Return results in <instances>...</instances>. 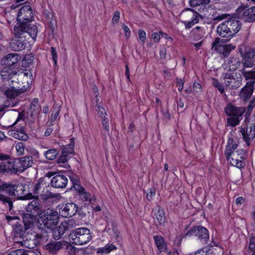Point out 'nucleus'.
Segmentation results:
<instances>
[{
    "mask_svg": "<svg viewBox=\"0 0 255 255\" xmlns=\"http://www.w3.org/2000/svg\"><path fill=\"white\" fill-rule=\"evenodd\" d=\"M11 197L21 200L33 198L31 193L27 194L25 192L22 184H13L10 182L0 183V202L5 206L7 205L10 212L13 208V201Z\"/></svg>",
    "mask_w": 255,
    "mask_h": 255,
    "instance_id": "1",
    "label": "nucleus"
},
{
    "mask_svg": "<svg viewBox=\"0 0 255 255\" xmlns=\"http://www.w3.org/2000/svg\"><path fill=\"white\" fill-rule=\"evenodd\" d=\"M33 164V158L32 156H26L20 158L10 159L7 157L6 162L2 163L1 169H4V173L16 174L18 172H22Z\"/></svg>",
    "mask_w": 255,
    "mask_h": 255,
    "instance_id": "2",
    "label": "nucleus"
},
{
    "mask_svg": "<svg viewBox=\"0 0 255 255\" xmlns=\"http://www.w3.org/2000/svg\"><path fill=\"white\" fill-rule=\"evenodd\" d=\"M242 23L238 18L230 17L228 20L220 23L217 27V32L222 38L229 41L241 28Z\"/></svg>",
    "mask_w": 255,
    "mask_h": 255,
    "instance_id": "3",
    "label": "nucleus"
},
{
    "mask_svg": "<svg viewBox=\"0 0 255 255\" xmlns=\"http://www.w3.org/2000/svg\"><path fill=\"white\" fill-rule=\"evenodd\" d=\"M13 37L16 38L26 39L29 36L32 39L35 40L38 33V28L36 24L27 25L24 22H18L14 26L11 31Z\"/></svg>",
    "mask_w": 255,
    "mask_h": 255,
    "instance_id": "4",
    "label": "nucleus"
},
{
    "mask_svg": "<svg viewBox=\"0 0 255 255\" xmlns=\"http://www.w3.org/2000/svg\"><path fill=\"white\" fill-rule=\"evenodd\" d=\"M243 57L244 68L240 70L242 76L246 80H255V69L247 71L245 68H251L255 65V48L251 49L249 51L241 52Z\"/></svg>",
    "mask_w": 255,
    "mask_h": 255,
    "instance_id": "5",
    "label": "nucleus"
},
{
    "mask_svg": "<svg viewBox=\"0 0 255 255\" xmlns=\"http://www.w3.org/2000/svg\"><path fill=\"white\" fill-rule=\"evenodd\" d=\"M224 111L226 115L230 117L227 120L228 125L232 127H234L238 126L242 120L246 108L236 107L229 103L225 108Z\"/></svg>",
    "mask_w": 255,
    "mask_h": 255,
    "instance_id": "6",
    "label": "nucleus"
},
{
    "mask_svg": "<svg viewBox=\"0 0 255 255\" xmlns=\"http://www.w3.org/2000/svg\"><path fill=\"white\" fill-rule=\"evenodd\" d=\"M69 240L73 244L83 245L92 239L90 231L86 228H79L72 230L69 235Z\"/></svg>",
    "mask_w": 255,
    "mask_h": 255,
    "instance_id": "7",
    "label": "nucleus"
},
{
    "mask_svg": "<svg viewBox=\"0 0 255 255\" xmlns=\"http://www.w3.org/2000/svg\"><path fill=\"white\" fill-rule=\"evenodd\" d=\"M42 221V226L48 229L52 230L55 228L59 221V216L57 211L48 208L39 217Z\"/></svg>",
    "mask_w": 255,
    "mask_h": 255,
    "instance_id": "8",
    "label": "nucleus"
},
{
    "mask_svg": "<svg viewBox=\"0 0 255 255\" xmlns=\"http://www.w3.org/2000/svg\"><path fill=\"white\" fill-rule=\"evenodd\" d=\"M225 86L230 89H237L242 84V77L240 73L235 74L225 73L222 75Z\"/></svg>",
    "mask_w": 255,
    "mask_h": 255,
    "instance_id": "9",
    "label": "nucleus"
},
{
    "mask_svg": "<svg viewBox=\"0 0 255 255\" xmlns=\"http://www.w3.org/2000/svg\"><path fill=\"white\" fill-rule=\"evenodd\" d=\"M18 22H24L27 25L36 24L31 22L34 20V13L31 7L29 5L22 6L19 10L16 17Z\"/></svg>",
    "mask_w": 255,
    "mask_h": 255,
    "instance_id": "10",
    "label": "nucleus"
},
{
    "mask_svg": "<svg viewBox=\"0 0 255 255\" xmlns=\"http://www.w3.org/2000/svg\"><path fill=\"white\" fill-rule=\"evenodd\" d=\"M249 126L247 128L241 127L240 130L244 141L248 146L251 145V141L255 136V117L248 121Z\"/></svg>",
    "mask_w": 255,
    "mask_h": 255,
    "instance_id": "11",
    "label": "nucleus"
},
{
    "mask_svg": "<svg viewBox=\"0 0 255 255\" xmlns=\"http://www.w3.org/2000/svg\"><path fill=\"white\" fill-rule=\"evenodd\" d=\"M195 236L203 244H207L209 239L208 229L201 226L193 227L186 234V236Z\"/></svg>",
    "mask_w": 255,
    "mask_h": 255,
    "instance_id": "12",
    "label": "nucleus"
},
{
    "mask_svg": "<svg viewBox=\"0 0 255 255\" xmlns=\"http://www.w3.org/2000/svg\"><path fill=\"white\" fill-rule=\"evenodd\" d=\"M226 42V39H222L219 37L216 38L212 43V48H214L216 51L223 54L224 56H227L231 51L235 48V46L231 44H222Z\"/></svg>",
    "mask_w": 255,
    "mask_h": 255,
    "instance_id": "13",
    "label": "nucleus"
},
{
    "mask_svg": "<svg viewBox=\"0 0 255 255\" xmlns=\"http://www.w3.org/2000/svg\"><path fill=\"white\" fill-rule=\"evenodd\" d=\"M237 12L246 22L255 21V6L248 7L242 5L237 9Z\"/></svg>",
    "mask_w": 255,
    "mask_h": 255,
    "instance_id": "14",
    "label": "nucleus"
},
{
    "mask_svg": "<svg viewBox=\"0 0 255 255\" xmlns=\"http://www.w3.org/2000/svg\"><path fill=\"white\" fill-rule=\"evenodd\" d=\"M67 244L68 242L65 241H51L44 246L43 249L49 254L54 255Z\"/></svg>",
    "mask_w": 255,
    "mask_h": 255,
    "instance_id": "15",
    "label": "nucleus"
},
{
    "mask_svg": "<svg viewBox=\"0 0 255 255\" xmlns=\"http://www.w3.org/2000/svg\"><path fill=\"white\" fill-rule=\"evenodd\" d=\"M40 221L38 222L39 228L38 231L35 235L34 241L36 245H43L46 243L49 237V232L47 229L42 226V224H40Z\"/></svg>",
    "mask_w": 255,
    "mask_h": 255,
    "instance_id": "16",
    "label": "nucleus"
},
{
    "mask_svg": "<svg viewBox=\"0 0 255 255\" xmlns=\"http://www.w3.org/2000/svg\"><path fill=\"white\" fill-rule=\"evenodd\" d=\"M78 206L73 203H68L61 206L59 209L60 215L64 218L71 217L78 211Z\"/></svg>",
    "mask_w": 255,
    "mask_h": 255,
    "instance_id": "17",
    "label": "nucleus"
},
{
    "mask_svg": "<svg viewBox=\"0 0 255 255\" xmlns=\"http://www.w3.org/2000/svg\"><path fill=\"white\" fill-rule=\"evenodd\" d=\"M242 151L244 152L242 150H237L235 153L232 154V155H230V159L227 160L232 165L240 169L244 168L245 166V162L244 161L245 157L244 154H242Z\"/></svg>",
    "mask_w": 255,
    "mask_h": 255,
    "instance_id": "18",
    "label": "nucleus"
},
{
    "mask_svg": "<svg viewBox=\"0 0 255 255\" xmlns=\"http://www.w3.org/2000/svg\"><path fill=\"white\" fill-rule=\"evenodd\" d=\"M255 80H253L247 82L246 85L240 91V97L244 101L248 100L252 96L254 90Z\"/></svg>",
    "mask_w": 255,
    "mask_h": 255,
    "instance_id": "19",
    "label": "nucleus"
},
{
    "mask_svg": "<svg viewBox=\"0 0 255 255\" xmlns=\"http://www.w3.org/2000/svg\"><path fill=\"white\" fill-rule=\"evenodd\" d=\"M26 211L32 214H35L39 217H41L44 213L42 206L39 204L38 199H34L30 202L26 207Z\"/></svg>",
    "mask_w": 255,
    "mask_h": 255,
    "instance_id": "20",
    "label": "nucleus"
},
{
    "mask_svg": "<svg viewBox=\"0 0 255 255\" xmlns=\"http://www.w3.org/2000/svg\"><path fill=\"white\" fill-rule=\"evenodd\" d=\"M14 129L9 130L8 134L9 135L23 141L27 140L29 136L25 133L23 126H17L14 127Z\"/></svg>",
    "mask_w": 255,
    "mask_h": 255,
    "instance_id": "21",
    "label": "nucleus"
},
{
    "mask_svg": "<svg viewBox=\"0 0 255 255\" xmlns=\"http://www.w3.org/2000/svg\"><path fill=\"white\" fill-rule=\"evenodd\" d=\"M67 182V178L65 175L58 174L54 175L50 181L51 186L56 188L65 187Z\"/></svg>",
    "mask_w": 255,
    "mask_h": 255,
    "instance_id": "22",
    "label": "nucleus"
},
{
    "mask_svg": "<svg viewBox=\"0 0 255 255\" xmlns=\"http://www.w3.org/2000/svg\"><path fill=\"white\" fill-rule=\"evenodd\" d=\"M19 56L16 53H10L5 56L1 60V64L8 67L15 68L19 60Z\"/></svg>",
    "mask_w": 255,
    "mask_h": 255,
    "instance_id": "23",
    "label": "nucleus"
},
{
    "mask_svg": "<svg viewBox=\"0 0 255 255\" xmlns=\"http://www.w3.org/2000/svg\"><path fill=\"white\" fill-rule=\"evenodd\" d=\"M26 44L27 40L26 39L16 38L14 37L9 42L11 49L15 51H19L24 49Z\"/></svg>",
    "mask_w": 255,
    "mask_h": 255,
    "instance_id": "24",
    "label": "nucleus"
},
{
    "mask_svg": "<svg viewBox=\"0 0 255 255\" xmlns=\"http://www.w3.org/2000/svg\"><path fill=\"white\" fill-rule=\"evenodd\" d=\"M78 192L80 198L82 202L85 205H94L96 202V197L91 195L90 193L86 191L85 189L83 187V191H77Z\"/></svg>",
    "mask_w": 255,
    "mask_h": 255,
    "instance_id": "25",
    "label": "nucleus"
},
{
    "mask_svg": "<svg viewBox=\"0 0 255 255\" xmlns=\"http://www.w3.org/2000/svg\"><path fill=\"white\" fill-rule=\"evenodd\" d=\"M18 70L16 68L8 67L4 66L0 71V76L2 81H8L11 79L13 76L16 75Z\"/></svg>",
    "mask_w": 255,
    "mask_h": 255,
    "instance_id": "26",
    "label": "nucleus"
},
{
    "mask_svg": "<svg viewBox=\"0 0 255 255\" xmlns=\"http://www.w3.org/2000/svg\"><path fill=\"white\" fill-rule=\"evenodd\" d=\"M238 147V144L232 137H229L227 141V144L224 151L227 160H229L230 155L235 153V150Z\"/></svg>",
    "mask_w": 255,
    "mask_h": 255,
    "instance_id": "27",
    "label": "nucleus"
},
{
    "mask_svg": "<svg viewBox=\"0 0 255 255\" xmlns=\"http://www.w3.org/2000/svg\"><path fill=\"white\" fill-rule=\"evenodd\" d=\"M37 217H39L30 213H23L22 215V218L24 226L25 227V229H29L33 227Z\"/></svg>",
    "mask_w": 255,
    "mask_h": 255,
    "instance_id": "28",
    "label": "nucleus"
},
{
    "mask_svg": "<svg viewBox=\"0 0 255 255\" xmlns=\"http://www.w3.org/2000/svg\"><path fill=\"white\" fill-rule=\"evenodd\" d=\"M154 216L159 225H163L165 221V213L163 209L158 205H157L152 210Z\"/></svg>",
    "mask_w": 255,
    "mask_h": 255,
    "instance_id": "29",
    "label": "nucleus"
},
{
    "mask_svg": "<svg viewBox=\"0 0 255 255\" xmlns=\"http://www.w3.org/2000/svg\"><path fill=\"white\" fill-rule=\"evenodd\" d=\"M27 230L28 229H25V227L24 226V227H23L21 224L16 222L14 225H13L14 238L15 239H23L25 231Z\"/></svg>",
    "mask_w": 255,
    "mask_h": 255,
    "instance_id": "30",
    "label": "nucleus"
},
{
    "mask_svg": "<svg viewBox=\"0 0 255 255\" xmlns=\"http://www.w3.org/2000/svg\"><path fill=\"white\" fill-rule=\"evenodd\" d=\"M186 10L191 11L193 15V17L191 21H185L184 22L185 28L186 29H189L199 22L200 15L197 11H195L192 8H187Z\"/></svg>",
    "mask_w": 255,
    "mask_h": 255,
    "instance_id": "31",
    "label": "nucleus"
},
{
    "mask_svg": "<svg viewBox=\"0 0 255 255\" xmlns=\"http://www.w3.org/2000/svg\"><path fill=\"white\" fill-rule=\"evenodd\" d=\"M153 238L158 251H166L168 250L167 244L162 236L156 235L153 236Z\"/></svg>",
    "mask_w": 255,
    "mask_h": 255,
    "instance_id": "32",
    "label": "nucleus"
},
{
    "mask_svg": "<svg viewBox=\"0 0 255 255\" xmlns=\"http://www.w3.org/2000/svg\"><path fill=\"white\" fill-rule=\"evenodd\" d=\"M75 225V223L73 220H68L67 222H62L57 229L63 236L67 231L71 230Z\"/></svg>",
    "mask_w": 255,
    "mask_h": 255,
    "instance_id": "33",
    "label": "nucleus"
},
{
    "mask_svg": "<svg viewBox=\"0 0 255 255\" xmlns=\"http://www.w3.org/2000/svg\"><path fill=\"white\" fill-rule=\"evenodd\" d=\"M69 179L72 183V187L74 188L76 191H83V187L80 185V181L77 175L72 174L69 176Z\"/></svg>",
    "mask_w": 255,
    "mask_h": 255,
    "instance_id": "34",
    "label": "nucleus"
},
{
    "mask_svg": "<svg viewBox=\"0 0 255 255\" xmlns=\"http://www.w3.org/2000/svg\"><path fill=\"white\" fill-rule=\"evenodd\" d=\"M47 182L45 181V177L39 178L34 185L32 189L33 193L34 194H39L40 189L47 186Z\"/></svg>",
    "mask_w": 255,
    "mask_h": 255,
    "instance_id": "35",
    "label": "nucleus"
},
{
    "mask_svg": "<svg viewBox=\"0 0 255 255\" xmlns=\"http://www.w3.org/2000/svg\"><path fill=\"white\" fill-rule=\"evenodd\" d=\"M71 153L67 148H64L60 156L57 159V163H66L68 160V155Z\"/></svg>",
    "mask_w": 255,
    "mask_h": 255,
    "instance_id": "36",
    "label": "nucleus"
},
{
    "mask_svg": "<svg viewBox=\"0 0 255 255\" xmlns=\"http://www.w3.org/2000/svg\"><path fill=\"white\" fill-rule=\"evenodd\" d=\"M40 111V106L38 104H35L31 103L29 107V112L28 114L29 115L30 118H33Z\"/></svg>",
    "mask_w": 255,
    "mask_h": 255,
    "instance_id": "37",
    "label": "nucleus"
},
{
    "mask_svg": "<svg viewBox=\"0 0 255 255\" xmlns=\"http://www.w3.org/2000/svg\"><path fill=\"white\" fill-rule=\"evenodd\" d=\"M116 249L117 248L116 246L113 244H108L104 247L99 248L98 253H101L102 254L103 253L108 254L110 253L111 251L116 250Z\"/></svg>",
    "mask_w": 255,
    "mask_h": 255,
    "instance_id": "38",
    "label": "nucleus"
},
{
    "mask_svg": "<svg viewBox=\"0 0 255 255\" xmlns=\"http://www.w3.org/2000/svg\"><path fill=\"white\" fill-rule=\"evenodd\" d=\"M58 154V151L55 149L48 150L44 153L45 157L50 160L54 159L56 157Z\"/></svg>",
    "mask_w": 255,
    "mask_h": 255,
    "instance_id": "39",
    "label": "nucleus"
},
{
    "mask_svg": "<svg viewBox=\"0 0 255 255\" xmlns=\"http://www.w3.org/2000/svg\"><path fill=\"white\" fill-rule=\"evenodd\" d=\"M210 2V0H190L189 4L191 7H196L200 5L207 4Z\"/></svg>",
    "mask_w": 255,
    "mask_h": 255,
    "instance_id": "40",
    "label": "nucleus"
},
{
    "mask_svg": "<svg viewBox=\"0 0 255 255\" xmlns=\"http://www.w3.org/2000/svg\"><path fill=\"white\" fill-rule=\"evenodd\" d=\"M17 93L16 89L13 87L7 89L5 92V95L9 99H14L15 97L18 96Z\"/></svg>",
    "mask_w": 255,
    "mask_h": 255,
    "instance_id": "41",
    "label": "nucleus"
},
{
    "mask_svg": "<svg viewBox=\"0 0 255 255\" xmlns=\"http://www.w3.org/2000/svg\"><path fill=\"white\" fill-rule=\"evenodd\" d=\"M255 106V98L252 100L248 106L247 111L246 113V121H247L248 118L250 117L254 108Z\"/></svg>",
    "mask_w": 255,
    "mask_h": 255,
    "instance_id": "42",
    "label": "nucleus"
},
{
    "mask_svg": "<svg viewBox=\"0 0 255 255\" xmlns=\"http://www.w3.org/2000/svg\"><path fill=\"white\" fill-rule=\"evenodd\" d=\"M60 110L61 109L60 107H54L53 108V110L51 116V122L53 123L56 120L59 116Z\"/></svg>",
    "mask_w": 255,
    "mask_h": 255,
    "instance_id": "43",
    "label": "nucleus"
},
{
    "mask_svg": "<svg viewBox=\"0 0 255 255\" xmlns=\"http://www.w3.org/2000/svg\"><path fill=\"white\" fill-rule=\"evenodd\" d=\"M138 34L142 44L143 45L145 43L146 39V33L145 31L142 29H139L138 30Z\"/></svg>",
    "mask_w": 255,
    "mask_h": 255,
    "instance_id": "44",
    "label": "nucleus"
},
{
    "mask_svg": "<svg viewBox=\"0 0 255 255\" xmlns=\"http://www.w3.org/2000/svg\"><path fill=\"white\" fill-rule=\"evenodd\" d=\"M213 85L215 87L218 89V90L221 94H223L224 92V86L220 84V83L218 81V80L214 79Z\"/></svg>",
    "mask_w": 255,
    "mask_h": 255,
    "instance_id": "45",
    "label": "nucleus"
},
{
    "mask_svg": "<svg viewBox=\"0 0 255 255\" xmlns=\"http://www.w3.org/2000/svg\"><path fill=\"white\" fill-rule=\"evenodd\" d=\"M50 52H51L52 60L54 62V65L56 66L57 65L58 56H57V53L56 51L55 48H54L53 47H51Z\"/></svg>",
    "mask_w": 255,
    "mask_h": 255,
    "instance_id": "46",
    "label": "nucleus"
},
{
    "mask_svg": "<svg viewBox=\"0 0 255 255\" xmlns=\"http://www.w3.org/2000/svg\"><path fill=\"white\" fill-rule=\"evenodd\" d=\"M155 195V189L154 187L149 189L148 192L146 195V198L149 201H151L153 199V197Z\"/></svg>",
    "mask_w": 255,
    "mask_h": 255,
    "instance_id": "47",
    "label": "nucleus"
},
{
    "mask_svg": "<svg viewBox=\"0 0 255 255\" xmlns=\"http://www.w3.org/2000/svg\"><path fill=\"white\" fill-rule=\"evenodd\" d=\"M255 249V236L252 235L249 240V250L250 251H254Z\"/></svg>",
    "mask_w": 255,
    "mask_h": 255,
    "instance_id": "48",
    "label": "nucleus"
},
{
    "mask_svg": "<svg viewBox=\"0 0 255 255\" xmlns=\"http://www.w3.org/2000/svg\"><path fill=\"white\" fill-rule=\"evenodd\" d=\"M15 148L17 152L21 154L24 151L25 145L22 142H18L15 145Z\"/></svg>",
    "mask_w": 255,
    "mask_h": 255,
    "instance_id": "49",
    "label": "nucleus"
},
{
    "mask_svg": "<svg viewBox=\"0 0 255 255\" xmlns=\"http://www.w3.org/2000/svg\"><path fill=\"white\" fill-rule=\"evenodd\" d=\"M101 119L102 124L105 129L106 131L108 132L110 129L108 118L107 117H103V118H101Z\"/></svg>",
    "mask_w": 255,
    "mask_h": 255,
    "instance_id": "50",
    "label": "nucleus"
},
{
    "mask_svg": "<svg viewBox=\"0 0 255 255\" xmlns=\"http://www.w3.org/2000/svg\"><path fill=\"white\" fill-rule=\"evenodd\" d=\"M101 119L102 124L105 129L106 131L108 132L110 129L108 118L107 117H103V118H101Z\"/></svg>",
    "mask_w": 255,
    "mask_h": 255,
    "instance_id": "51",
    "label": "nucleus"
},
{
    "mask_svg": "<svg viewBox=\"0 0 255 255\" xmlns=\"http://www.w3.org/2000/svg\"><path fill=\"white\" fill-rule=\"evenodd\" d=\"M97 111L98 112L100 117L103 118V117H107V114L106 112V111L104 108L98 105L96 109Z\"/></svg>",
    "mask_w": 255,
    "mask_h": 255,
    "instance_id": "52",
    "label": "nucleus"
},
{
    "mask_svg": "<svg viewBox=\"0 0 255 255\" xmlns=\"http://www.w3.org/2000/svg\"><path fill=\"white\" fill-rule=\"evenodd\" d=\"M241 64V62L240 60L236 59V60H234V63L232 65L229 66V69L231 71H235L240 67Z\"/></svg>",
    "mask_w": 255,
    "mask_h": 255,
    "instance_id": "53",
    "label": "nucleus"
},
{
    "mask_svg": "<svg viewBox=\"0 0 255 255\" xmlns=\"http://www.w3.org/2000/svg\"><path fill=\"white\" fill-rule=\"evenodd\" d=\"M120 18V12L117 10L114 13L112 20V22L113 24H117L119 22Z\"/></svg>",
    "mask_w": 255,
    "mask_h": 255,
    "instance_id": "54",
    "label": "nucleus"
},
{
    "mask_svg": "<svg viewBox=\"0 0 255 255\" xmlns=\"http://www.w3.org/2000/svg\"><path fill=\"white\" fill-rule=\"evenodd\" d=\"M7 157H9L7 155H4L3 154H0V174L1 173H4V169H1V166L2 163L4 164V162H6Z\"/></svg>",
    "mask_w": 255,
    "mask_h": 255,
    "instance_id": "55",
    "label": "nucleus"
},
{
    "mask_svg": "<svg viewBox=\"0 0 255 255\" xmlns=\"http://www.w3.org/2000/svg\"><path fill=\"white\" fill-rule=\"evenodd\" d=\"M122 27L125 32V36L127 39H128L131 34V32L129 28L127 25L124 24L122 25Z\"/></svg>",
    "mask_w": 255,
    "mask_h": 255,
    "instance_id": "56",
    "label": "nucleus"
},
{
    "mask_svg": "<svg viewBox=\"0 0 255 255\" xmlns=\"http://www.w3.org/2000/svg\"><path fill=\"white\" fill-rule=\"evenodd\" d=\"M229 16L230 17V15L229 14L223 13V14H220V15H218L216 16V17H215L213 18V19L214 20L220 21V20H222L223 19L227 18Z\"/></svg>",
    "mask_w": 255,
    "mask_h": 255,
    "instance_id": "57",
    "label": "nucleus"
},
{
    "mask_svg": "<svg viewBox=\"0 0 255 255\" xmlns=\"http://www.w3.org/2000/svg\"><path fill=\"white\" fill-rule=\"evenodd\" d=\"M53 237H54V239L55 240H59L61 237L62 236V234H61V233L59 232V231H58V230L57 229H53Z\"/></svg>",
    "mask_w": 255,
    "mask_h": 255,
    "instance_id": "58",
    "label": "nucleus"
},
{
    "mask_svg": "<svg viewBox=\"0 0 255 255\" xmlns=\"http://www.w3.org/2000/svg\"><path fill=\"white\" fill-rule=\"evenodd\" d=\"M24 250L18 249L10 252L7 255H23Z\"/></svg>",
    "mask_w": 255,
    "mask_h": 255,
    "instance_id": "59",
    "label": "nucleus"
},
{
    "mask_svg": "<svg viewBox=\"0 0 255 255\" xmlns=\"http://www.w3.org/2000/svg\"><path fill=\"white\" fill-rule=\"evenodd\" d=\"M159 33H160L153 32L151 34V38L156 43L158 42L160 39V35Z\"/></svg>",
    "mask_w": 255,
    "mask_h": 255,
    "instance_id": "60",
    "label": "nucleus"
},
{
    "mask_svg": "<svg viewBox=\"0 0 255 255\" xmlns=\"http://www.w3.org/2000/svg\"><path fill=\"white\" fill-rule=\"evenodd\" d=\"M184 81L182 79L177 80V86L179 91H182L183 88Z\"/></svg>",
    "mask_w": 255,
    "mask_h": 255,
    "instance_id": "61",
    "label": "nucleus"
},
{
    "mask_svg": "<svg viewBox=\"0 0 255 255\" xmlns=\"http://www.w3.org/2000/svg\"><path fill=\"white\" fill-rule=\"evenodd\" d=\"M48 28L51 31L52 34H54L55 31V26L52 21H50L48 25Z\"/></svg>",
    "mask_w": 255,
    "mask_h": 255,
    "instance_id": "62",
    "label": "nucleus"
},
{
    "mask_svg": "<svg viewBox=\"0 0 255 255\" xmlns=\"http://www.w3.org/2000/svg\"><path fill=\"white\" fill-rule=\"evenodd\" d=\"M193 87V88L195 89L196 92H199L201 91V85L199 83H194Z\"/></svg>",
    "mask_w": 255,
    "mask_h": 255,
    "instance_id": "63",
    "label": "nucleus"
},
{
    "mask_svg": "<svg viewBox=\"0 0 255 255\" xmlns=\"http://www.w3.org/2000/svg\"><path fill=\"white\" fill-rule=\"evenodd\" d=\"M252 208L253 210L250 214L253 222L255 223V205L253 206Z\"/></svg>",
    "mask_w": 255,
    "mask_h": 255,
    "instance_id": "64",
    "label": "nucleus"
}]
</instances>
